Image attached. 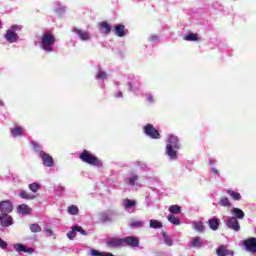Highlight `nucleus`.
Listing matches in <instances>:
<instances>
[{"instance_id":"f257e3e1","label":"nucleus","mask_w":256,"mask_h":256,"mask_svg":"<svg viewBox=\"0 0 256 256\" xmlns=\"http://www.w3.org/2000/svg\"><path fill=\"white\" fill-rule=\"evenodd\" d=\"M177 149H181L179 138L173 134H170L166 144V155H168L170 159H177Z\"/></svg>"},{"instance_id":"f03ea898","label":"nucleus","mask_w":256,"mask_h":256,"mask_svg":"<svg viewBox=\"0 0 256 256\" xmlns=\"http://www.w3.org/2000/svg\"><path fill=\"white\" fill-rule=\"evenodd\" d=\"M80 161L92 165L93 167H103V162L95 154L91 153L89 150H83L79 154Z\"/></svg>"},{"instance_id":"7ed1b4c3","label":"nucleus","mask_w":256,"mask_h":256,"mask_svg":"<svg viewBox=\"0 0 256 256\" xmlns=\"http://www.w3.org/2000/svg\"><path fill=\"white\" fill-rule=\"evenodd\" d=\"M56 41L57 38H55V35H53L51 31L45 32L41 37V49L46 53H51Z\"/></svg>"},{"instance_id":"20e7f679","label":"nucleus","mask_w":256,"mask_h":256,"mask_svg":"<svg viewBox=\"0 0 256 256\" xmlns=\"http://www.w3.org/2000/svg\"><path fill=\"white\" fill-rule=\"evenodd\" d=\"M143 129L147 137H150L151 139H161L159 130H156L155 127H153V124H147Z\"/></svg>"},{"instance_id":"39448f33","label":"nucleus","mask_w":256,"mask_h":256,"mask_svg":"<svg viewBox=\"0 0 256 256\" xmlns=\"http://www.w3.org/2000/svg\"><path fill=\"white\" fill-rule=\"evenodd\" d=\"M0 213L1 214L13 213V202H11L10 200L0 201Z\"/></svg>"},{"instance_id":"423d86ee","label":"nucleus","mask_w":256,"mask_h":256,"mask_svg":"<svg viewBox=\"0 0 256 256\" xmlns=\"http://www.w3.org/2000/svg\"><path fill=\"white\" fill-rule=\"evenodd\" d=\"M243 245L249 253H256V238H248L243 241Z\"/></svg>"},{"instance_id":"0eeeda50","label":"nucleus","mask_w":256,"mask_h":256,"mask_svg":"<svg viewBox=\"0 0 256 256\" xmlns=\"http://www.w3.org/2000/svg\"><path fill=\"white\" fill-rule=\"evenodd\" d=\"M39 155L42 159V163L44 167H53L54 161L51 155H49L48 153H45L44 151H40Z\"/></svg>"},{"instance_id":"6e6552de","label":"nucleus","mask_w":256,"mask_h":256,"mask_svg":"<svg viewBox=\"0 0 256 256\" xmlns=\"http://www.w3.org/2000/svg\"><path fill=\"white\" fill-rule=\"evenodd\" d=\"M123 245H127L128 247H139V238L135 236H127L122 238Z\"/></svg>"},{"instance_id":"1a4fd4ad","label":"nucleus","mask_w":256,"mask_h":256,"mask_svg":"<svg viewBox=\"0 0 256 256\" xmlns=\"http://www.w3.org/2000/svg\"><path fill=\"white\" fill-rule=\"evenodd\" d=\"M226 225L229 229H232V231H241V225H239L237 217H230L227 220Z\"/></svg>"},{"instance_id":"9d476101","label":"nucleus","mask_w":256,"mask_h":256,"mask_svg":"<svg viewBox=\"0 0 256 256\" xmlns=\"http://www.w3.org/2000/svg\"><path fill=\"white\" fill-rule=\"evenodd\" d=\"M0 225L2 227H11L13 225V217L9 214H0Z\"/></svg>"},{"instance_id":"9b49d317","label":"nucleus","mask_w":256,"mask_h":256,"mask_svg":"<svg viewBox=\"0 0 256 256\" xmlns=\"http://www.w3.org/2000/svg\"><path fill=\"white\" fill-rule=\"evenodd\" d=\"M106 244L108 245V247H111L113 249L117 247H123V238H109L106 241Z\"/></svg>"},{"instance_id":"f8f14e48","label":"nucleus","mask_w":256,"mask_h":256,"mask_svg":"<svg viewBox=\"0 0 256 256\" xmlns=\"http://www.w3.org/2000/svg\"><path fill=\"white\" fill-rule=\"evenodd\" d=\"M216 255L218 256H233V250L227 249V246L221 245L216 249Z\"/></svg>"},{"instance_id":"ddd939ff","label":"nucleus","mask_w":256,"mask_h":256,"mask_svg":"<svg viewBox=\"0 0 256 256\" xmlns=\"http://www.w3.org/2000/svg\"><path fill=\"white\" fill-rule=\"evenodd\" d=\"M5 39L8 43H17V41H19V35H17L13 30H7Z\"/></svg>"},{"instance_id":"4468645a","label":"nucleus","mask_w":256,"mask_h":256,"mask_svg":"<svg viewBox=\"0 0 256 256\" xmlns=\"http://www.w3.org/2000/svg\"><path fill=\"white\" fill-rule=\"evenodd\" d=\"M114 33L117 37H125L129 33V30L125 29V25L118 24L114 27Z\"/></svg>"},{"instance_id":"2eb2a0df","label":"nucleus","mask_w":256,"mask_h":256,"mask_svg":"<svg viewBox=\"0 0 256 256\" xmlns=\"http://www.w3.org/2000/svg\"><path fill=\"white\" fill-rule=\"evenodd\" d=\"M14 249L17 251V253H29L31 255V253H33L35 251V249L33 248H27L25 247V245L23 244H16L14 245Z\"/></svg>"},{"instance_id":"dca6fc26","label":"nucleus","mask_w":256,"mask_h":256,"mask_svg":"<svg viewBox=\"0 0 256 256\" xmlns=\"http://www.w3.org/2000/svg\"><path fill=\"white\" fill-rule=\"evenodd\" d=\"M73 32L77 33V35H79L81 41H89V39H90L89 32H87V31H83L79 28H74Z\"/></svg>"},{"instance_id":"f3484780","label":"nucleus","mask_w":256,"mask_h":256,"mask_svg":"<svg viewBox=\"0 0 256 256\" xmlns=\"http://www.w3.org/2000/svg\"><path fill=\"white\" fill-rule=\"evenodd\" d=\"M218 205H220V207H225L226 209H230L232 204L229 198L223 196L219 199Z\"/></svg>"},{"instance_id":"a211bd4d","label":"nucleus","mask_w":256,"mask_h":256,"mask_svg":"<svg viewBox=\"0 0 256 256\" xmlns=\"http://www.w3.org/2000/svg\"><path fill=\"white\" fill-rule=\"evenodd\" d=\"M18 213L22 215H31V208L27 204H21L18 206Z\"/></svg>"},{"instance_id":"6ab92c4d","label":"nucleus","mask_w":256,"mask_h":256,"mask_svg":"<svg viewBox=\"0 0 256 256\" xmlns=\"http://www.w3.org/2000/svg\"><path fill=\"white\" fill-rule=\"evenodd\" d=\"M208 225L212 231H217L219 229V219L211 218L208 220Z\"/></svg>"},{"instance_id":"aec40b11","label":"nucleus","mask_w":256,"mask_h":256,"mask_svg":"<svg viewBox=\"0 0 256 256\" xmlns=\"http://www.w3.org/2000/svg\"><path fill=\"white\" fill-rule=\"evenodd\" d=\"M123 206H124V209H131L133 207H137V202L131 199H124Z\"/></svg>"},{"instance_id":"412c9836","label":"nucleus","mask_w":256,"mask_h":256,"mask_svg":"<svg viewBox=\"0 0 256 256\" xmlns=\"http://www.w3.org/2000/svg\"><path fill=\"white\" fill-rule=\"evenodd\" d=\"M191 247H193L194 249H201V247H203V241H201V237L193 238L191 242Z\"/></svg>"},{"instance_id":"4be33fe9","label":"nucleus","mask_w":256,"mask_h":256,"mask_svg":"<svg viewBox=\"0 0 256 256\" xmlns=\"http://www.w3.org/2000/svg\"><path fill=\"white\" fill-rule=\"evenodd\" d=\"M24 128L22 126H15L12 128L11 133L13 137H21L23 135Z\"/></svg>"},{"instance_id":"5701e85b","label":"nucleus","mask_w":256,"mask_h":256,"mask_svg":"<svg viewBox=\"0 0 256 256\" xmlns=\"http://www.w3.org/2000/svg\"><path fill=\"white\" fill-rule=\"evenodd\" d=\"M233 215L236 217V219H244L245 218V212L239 208H233L232 209Z\"/></svg>"},{"instance_id":"b1692460","label":"nucleus","mask_w":256,"mask_h":256,"mask_svg":"<svg viewBox=\"0 0 256 256\" xmlns=\"http://www.w3.org/2000/svg\"><path fill=\"white\" fill-rule=\"evenodd\" d=\"M227 193L232 199H234V201H241V194L239 192L228 189Z\"/></svg>"},{"instance_id":"393cba45","label":"nucleus","mask_w":256,"mask_h":256,"mask_svg":"<svg viewBox=\"0 0 256 256\" xmlns=\"http://www.w3.org/2000/svg\"><path fill=\"white\" fill-rule=\"evenodd\" d=\"M101 29H103V33L105 35H109L111 33V26L107 22H101L100 23Z\"/></svg>"},{"instance_id":"a878e982","label":"nucleus","mask_w":256,"mask_h":256,"mask_svg":"<svg viewBox=\"0 0 256 256\" xmlns=\"http://www.w3.org/2000/svg\"><path fill=\"white\" fill-rule=\"evenodd\" d=\"M150 227L151 229H162L163 223L159 222L158 220L152 219L150 220Z\"/></svg>"},{"instance_id":"bb28decb","label":"nucleus","mask_w":256,"mask_h":256,"mask_svg":"<svg viewBox=\"0 0 256 256\" xmlns=\"http://www.w3.org/2000/svg\"><path fill=\"white\" fill-rule=\"evenodd\" d=\"M169 212L172 215H179V213H181V206H179V205H171L169 207Z\"/></svg>"},{"instance_id":"cd10ccee","label":"nucleus","mask_w":256,"mask_h":256,"mask_svg":"<svg viewBox=\"0 0 256 256\" xmlns=\"http://www.w3.org/2000/svg\"><path fill=\"white\" fill-rule=\"evenodd\" d=\"M20 197H21V199H26L28 201L35 199V196L29 194L26 190H22L20 192Z\"/></svg>"},{"instance_id":"c85d7f7f","label":"nucleus","mask_w":256,"mask_h":256,"mask_svg":"<svg viewBox=\"0 0 256 256\" xmlns=\"http://www.w3.org/2000/svg\"><path fill=\"white\" fill-rule=\"evenodd\" d=\"M168 221L172 224V225H181V220H179V218H177V216L171 214L168 216Z\"/></svg>"},{"instance_id":"c756f323","label":"nucleus","mask_w":256,"mask_h":256,"mask_svg":"<svg viewBox=\"0 0 256 256\" xmlns=\"http://www.w3.org/2000/svg\"><path fill=\"white\" fill-rule=\"evenodd\" d=\"M162 237L164 239L165 244L168 245V247H171V245H173V240L169 237V235H167V232L163 231Z\"/></svg>"},{"instance_id":"7c9ffc66","label":"nucleus","mask_w":256,"mask_h":256,"mask_svg":"<svg viewBox=\"0 0 256 256\" xmlns=\"http://www.w3.org/2000/svg\"><path fill=\"white\" fill-rule=\"evenodd\" d=\"M184 39L185 41H199V36L195 33H189Z\"/></svg>"},{"instance_id":"2f4dec72","label":"nucleus","mask_w":256,"mask_h":256,"mask_svg":"<svg viewBox=\"0 0 256 256\" xmlns=\"http://www.w3.org/2000/svg\"><path fill=\"white\" fill-rule=\"evenodd\" d=\"M144 225L145 223L141 220H131L130 222V227H133V228L143 227Z\"/></svg>"},{"instance_id":"473e14b6","label":"nucleus","mask_w":256,"mask_h":256,"mask_svg":"<svg viewBox=\"0 0 256 256\" xmlns=\"http://www.w3.org/2000/svg\"><path fill=\"white\" fill-rule=\"evenodd\" d=\"M68 213L70 215H79V208L75 205H71L68 207Z\"/></svg>"},{"instance_id":"72a5a7b5","label":"nucleus","mask_w":256,"mask_h":256,"mask_svg":"<svg viewBox=\"0 0 256 256\" xmlns=\"http://www.w3.org/2000/svg\"><path fill=\"white\" fill-rule=\"evenodd\" d=\"M29 189L30 191H32V193H37V191H39V188L41 187V185H39V183L34 182L32 184H29Z\"/></svg>"},{"instance_id":"f704fd0d","label":"nucleus","mask_w":256,"mask_h":256,"mask_svg":"<svg viewBox=\"0 0 256 256\" xmlns=\"http://www.w3.org/2000/svg\"><path fill=\"white\" fill-rule=\"evenodd\" d=\"M30 231H32V233H41V226L37 223L30 224Z\"/></svg>"},{"instance_id":"c9c22d12","label":"nucleus","mask_w":256,"mask_h":256,"mask_svg":"<svg viewBox=\"0 0 256 256\" xmlns=\"http://www.w3.org/2000/svg\"><path fill=\"white\" fill-rule=\"evenodd\" d=\"M194 229L196 231H199L200 233H203V231H205V226L203 225L202 222H196L194 223Z\"/></svg>"},{"instance_id":"e433bc0d","label":"nucleus","mask_w":256,"mask_h":256,"mask_svg":"<svg viewBox=\"0 0 256 256\" xmlns=\"http://www.w3.org/2000/svg\"><path fill=\"white\" fill-rule=\"evenodd\" d=\"M67 237L70 240H73L77 237V230H75V227H72V230L67 233Z\"/></svg>"},{"instance_id":"4c0bfd02","label":"nucleus","mask_w":256,"mask_h":256,"mask_svg":"<svg viewBox=\"0 0 256 256\" xmlns=\"http://www.w3.org/2000/svg\"><path fill=\"white\" fill-rule=\"evenodd\" d=\"M96 79H102V80H105L107 79V72H104V71H99L97 74H96Z\"/></svg>"},{"instance_id":"58836bf2","label":"nucleus","mask_w":256,"mask_h":256,"mask_svg":"<svg viewBox=\"0 0 256 256\" xmlns=\"http://www.w3.org/2000/svg\"><path fill=\"white\" fill-rule=\"evenodd\" d=\"M7 247H9V244L0 238V249H2V251H7Z\"/></svg>"},{"instance_id":"ea45409f","label":"nucleus","mask_w":256,"mask_h":256,"mask_svg":"<svg viewBox=\"0 0 256 256\" xmlns=\"http://www.w3.org/2000/svg\"><path fill=\"white\" fill-rule=\"evenodd\" d=\"M139 177L137 175H133L129 180H128V185H131L132 187L135 185V181H137Z\"/></svg>"},{"instance_id":"a19ab883","label":"nucleus","mask_w":256,"mask_h":256,"mask_svg":"<svg viewBox=\"0 0 256 256\" xmlns=\"http://www.w3.org/2000/svg\"><path fill=\"white\" fill-rule=\"evenodd\" d=\"M74 231H78V233H81V235H87V231L83 229L81 226H74Z\"/></svg>"},{"instance_id":"79ce46f5","label":"nucleus","mask_w":256,"mask_h":256,"mask_svg":"<svg viewBox=\"0 0 256 256\" xmlns=\"http://www.w3.org/2000/svg\"><path fill=\"white\" fill-rule=\"evenodd\" d=\"M91 256H107V253L99 252L98 250H91Z\"/></svg>"},{"instance_id":"37998d69","label":"nucleus","mask_w":256,"mask_h":256,"mask_svg":"<svg viewBox=\"0 0 256 256\" xmlns=\"http://www.w3.org/2000/svg\"><path fill=\"white\" fill-rule=\"evenodd\" d=\"M32 147H33V149H34V151H42L41 150V145H39V143H37V142H32Z\"/></svg>"},{"instance_id":"c03bdc74","label":"nucleus","mask_w":256,"mask_h":256,"mask_svg":"<svg viewBox=\"0 0 256 256\" xmlns=\"http://www.w3.org/2000/svg\"><path fill=\"white\" fill-rule=\"evenodd\" d=\"M45 231L46 233H48L49 237L53 235V230H51L50 228H46Z\"/></svg>"},{"instance_id":"a18cd8bd","label":"nucleus","mask_w":256,"mask_h":256,"mask_svg":"<svg viewBox=\"0 0 256 256\" xmlns=\"http://www.w3.org/2000/svg\"><path fill=\"white\" fill-rule=\"evenodd\" d=\"M11 29H12V31H17V30L21 29V27H19L18 25H13L11 27Z\"/></svg>"},{"instance_id":"49530a36","label":"nucleus","mask_w":256,"mask_h":256,"mask_svg":"<svg viewBox=\"0 0 256 256\" xmlns=\"http://www.w3.org/2000/svg\"><path fill=\"white\" fill-rule=\"evenodd\" d=\"M129 91H133V84L131 82L128 83Z\"/></svg>"},{"instance_id":"de8ad7c7","label":"nucleus","mask_w":256,"mask_h":256,"mask_svg":"<svg viewBox=\"0 0 256 256\" xmlns=\"http://www.w3.org/2000/svg\"><path fill=\"white\" fill-rule=\"evenodd\" d=\"M117 97H123V92H118Z\"/></svg>"},{"instance_id":"09e8293b","label":"nucleus","mask_w":256,"mask_h":256,"mask_svg":"<svg viewBox=\"0 0 256 256\" xmlns=\"http://www.w3.org/2000/svg\"><path fill=\"white\" fill-rule=\"evenodd\" d=\"M106 221H111V218H107Z\"/></svg>"},{"instance_id":"8fccbe9b","label":"nucleus","mask_w":256,"mask_h":256,"mask_svg":"<svg viewBox=\"0 0 256 256\" xmlns=\"http://www.w3.org/2000/svg\"><path fill=\"white\" fill-rule=\"evenodd\" d=\"M213 173H217V171L213 170Z\"/></svg>"}]
</instances>
